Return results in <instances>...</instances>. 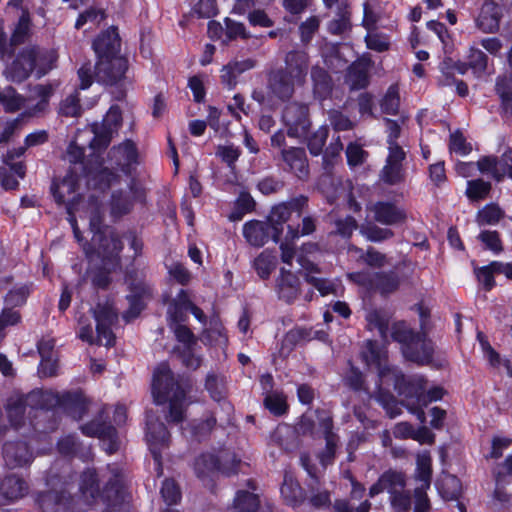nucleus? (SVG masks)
Segmentation results:
<instances>
[{
    "mask_svg": "<svg viewBox=\"0 0 512 512\" xmlns=\"http://www.w3.org/2000/svg\"><path fill=\"white\" fill-rule=\"evenodd\" d=\"M31 73L32 71L17 59H15L5 70L7 79L17 83H21L26 80Z\"/></svg>",
    "mask_w": 512,
    "mask_h": 512,
    "instance_id": "nucleus-59",
    "label": "nucleus"
},
{
    "mask_svg": "<svg viewBox=\"0 0 512 512\" xmlns=\"http://www.w3.org/2000/svg\"><path fill=\"white\" fill-rule=\"evenodd\" d=\"M505 216V211L497 203H489L482 207V225H495Z\"/></svg>",
    "mask_w": 512,
    "mask_h": 512,
    "instance_id": "nucleus-63",
    "label": "nucleus"
},
{
    "mask_svg": "<svg viewBox=\"0 0 512 512\" xmlns=\"http://www.w3.org/2000/svg\"><path fill=\"white\" fill-rule=\"evenodd\" d=\"M295 84L297 82L280 69L271 72L268 77V89L281 101H287L293 96Z\"/></svg>",
    "mask_w": 512,
    "mask_h": 512,
    "instance_id": "nucleus-23",
    "label": "nucleus"
},
{
    "mask_svg": "<svg viewBox=\"0 0 512 512\" xmlns=\"http://www.w3.org/2000/svg\"><path fill=\"white\" fill-rule=\"evenodd\" d=\"M187 377L175 374L165 362L160 363L153 372L152 396L158 405L169 404L166 419L168 422L181 423L185 418L186 394L190 389Z\"/></svg>",
    "mask_w": 512,
    "mask_h": 512,
    "instance_id": "nucleus-1",
    "label": "nucleus"
},
{
    "mask_svg": "<svg viewBox=\"0 0 512 512\" xmlns=\"http://www.w3.org/2000/svg\"><path fill=\"white\" fill-rule=\"evenodd\" d=\"M37 503L42 512H70L72 497L65 490H48L38 494Z\"/></svg>",
    "mask_w": 512,
    "mask_h": 512,
    "instance_id": "nucleus-17",
    "label": "nucleus"
},
{
    "mask_svg": "<svg viewBox=\"0 0 512 512\" xmlns=\"http://www.w3.org/2000/svg\"><path fill=\"white\" fill-rule=\"evenodd\" d=\"M30 14L27 9L22 11L18 23L12 33L11 43L14 46L20 45L26 41L30 34Z\"/></svg>",
    "mask_w": 512,
    "mask_h": 512,
    "instance_id": "nucleus-49",
    "label": "nucleus"
},
{
    "mask_svg": "<svg viewBox=\"0 0 512 512\" xmlns=\"http://www.w3.org/2000/svg\"><path fill=\"white\" fill-rule=\"evenodd\" d=\"M92 243L104 265L119 266L123 244L113 228H104L103 231L93 234Z\"/></svg>",
    "mask_w": 512,
    "mask_h": 512,
    "instance_id": "nucleus-9",
    "label": "nucleus"
},
{
    "mask_svg": "<svg viewBox=\"0 0 512 512\" xmlns=\"http://www.w3.org/2000/svg\"><path fill=\"white\" fill-rule=\"evenodd\" d=\"M161 496L168 505L177 504L181 499V492L178 485L172 479H166L163 481L161 487Z\"/></svg>",
    "mask_w": 512,
    "mask_h": 512,
    "instance_id": "nucleus-64",
    "label": "nucleus"
},
{
    "mask_svg": "<svg viewBox=\"0 0 512 512\" xmlns=\"http://www.w3.org/2000/svg\"><path fill=\"white\" fill-rule=\"evenodd\" d=\"M363 359L368 365H375L378 370V375L381 378V371L384 369H396L397 367L388 366L385 364V352H383L378 343L373 340H368L365 349L362 352Z\"/></svg>",
    "mask_w": 512,
    "mask_h": 512,
    "instance_id": "nucleus-39",
    "label": "nucleus"
},
{
    "mask_svg": "<svg viewBox=\"0 0 512 512\" xmlns=\"http://www.w3.org/2000/svg\"><path fill=\"white\" fill-rule=\"evenodd\" d=\"M380 180L387 185H399L405 180V171L403 166L394 164H385L380 171Z\"/></svg>",
    "mask_w": 512,
    "mask_h": 512,
    "instance_id": "nucleus-52",
    "label": "nucleus"
},
{
    "mask_svg": "<svg viewBox=\"0 0 512 512\" xmlns=\"http://www.w3.org/2000/svg\"><path fill=\"white\" fill-rule=\"evenodd\" d=\"M122 124V112L119 106L113 105L106 113L101 124L93 123L91 130L94 134L90 142V147L93 150L101 151L106 149L119 127Z\"/></svg>",
    "mask_w": 512,
    "mask_h": 512,
    "instance_id": "nucleus-8",
    "label": "nucleus"
},
{
    "mask_svg": "<svg viewBox=\"0 0 512 512\" xmlns=\"http://www.w3.org/2000/svg\"><path fill=\"white\" fill-rule=\"evenodd\" d=\"M280 159L283 171L293 174L301 181L310 178L309 160L303 147L291 146L281 149Z\"/></svg>",
    "mask_w": 512,
    "mask_h": 512,
    "instance_id": "nucleus-11",
    "label": "nucleus"
},
{
    "mask_svg": "<svg viewBox=\"0 0 512 512\" xmlns=\"http://www.w3.org/2000/svg\"><path fill=\"white\" fill-rule=\"evenodd\" d=\"M277 288L279 298L286 303H292L299 295L300 280L291 271L282 268Z\"/></svg>",
    "mask_w": 512,
    "mask_h": 512,
    "instance_id": "nucleus-31",
    "label": "nucleus"
},
{
    "mask_svg": "<svg viewBox=\"0 0 512 512\" xmlns=\"http://www.w3.org/2000/svg\"><path fill=\"white\" fill-rule=\"evenodd\" d=\"M391 337L402 345L404 357L418 365H428L432 361L434 346L425 332H415L405 322L392 325Z\"/></svg>",
    "mask_w": 512,
    "mask_h": 512,
    "instance_id": "nucleus-3",
    "label": "nucleus"
},
{
    "mask_svg": "<svg viewBox=\"0 0 512 512\" xmlns=\"http://www.w3.org/2000/svg\"><path fill=\"white\" fill-rule=\"evenodd\" d=\"M493 477L497 485H509L512 481V454L495 465L493 468Z\"/></svg>",
    "mask_w": 512,
    "mask_h": 512,
    "instance_id": "nucleus-51",
    "label": "nucleus"
},
{
    "mask_svg": "<svg viewBox=\"0 0 512 512\" xmlns=\"http://www.w3.org/2000/svg\"><path fill=\"white\" fill-rule=\"evenodd\" d=\"M311 79L314 97L320 101L327 99L333 90V80L328 72L322 67L313 66L311 69Z\"/></svg>",
    "mask_w": 512,
    "mask_h": 512,
    "instance_id": "nucleus-33",
    "label": "nucleus"
},
{
    "mask_svg": "<svg viewBox=\"0 0 512 512\" xmlns=\"http://www.w3.org/2000/svg\"><path fill=\"white\" fill-rule=\"evenodd\" d=\"M330 125L336 132L352 130L355 123L338 109H330L327 111Z\"/></svg>",
    "mask_w": 512,
    "mask_h": 512,
    "instance_id": "nucleus-53",
    "label": "nucleus"
},
{
    "mask_svg": "<svg viewBox=\"0 0 512 512\" xmlns=\"http://www.w3.org/2000/svg\"><path fill=\"white\" fill-rule=\"evenodd\" d=\"M2 453L5 464L10 469L23 467L32 460V452L27 443L23 441H8L4 443Z\"/></svg>",
    "mask_w": 512,
    "mask_h": 512,
    "instance_id": "nucleus-18",
    "label": "nucleus"
},
{
    "mask_svg": "<svg viewBox=\"0 0 512 512\" xmlns=\"http://www.w3.org/2000/svg\"><path fill=\"white\" fill-rule=\"evenodd\" d=\"M18 61L24 63L31 71L36 68V77L39 79L47 74L57 60L52 51H41L38 47H25L16 57Z\"/></svg>",
    "mask_w": 512,
    "mask_h": 512,
    "instance_id": "nucleus-12",
    "label": "nucleus"
},
{
    "mask_svg": "<svg viewBox=\"0 0 512 512\" xmlns=\"http://www.w3.org/2000/svg\"><path fill=\"white\" fill-rule=\"evenodd\" d=\"M329 136V128L326 125L319 127L314 133L307 138V148L311 155L319 156L322 154L323 148Z\"/></svg>",
    "mask_w": 512,
    "mask_h": 512,
    "instance_id": "nucleus-47",
    "label": "nucleus"
},
{
    "mask_svg": "<svg viewBox=\"0 0 512 512\" xmlns=\"http://www.w3.org/2000/svg\"><path fill=\"white\" fill-rule=\"evenodd\" d=\"M360 233L371 242H382L394 236V232L388 228H381L375 223L362 224Z\"/></svg>",
    "mask_w": 512,
    "mask_h": 512,
    "instance_id": "nucleus-48",
    "label": "nucleus"
},
{
    "mask_svg": "<svg viewBox=\"0 0 512 512\" xmlns=\"http://www.w3.org/2000/svg\"><path fill=\"white\" fill-rule=\"evenodd\" d=\"M314 429V421L308 417L302 416L299 423L296 425L295 430H291L290 428H278L275 432V437L278 439L283 436H295V434H312Z\"/></svg>",
    "mask_w": 512,
    "mask_h": 512,
    "instance_id": "nucleus-54",
    "label": "nucleus"
},
{
    "mask_svg": "<svg viewBox=\"0 0 512 512\" xmlns=\"http://www.w3.org/2000/svg\"><path fill=\"white\" fill-rule=\"evenodd\" d=\"M28 489L27 482L15 474L7 475L0 481V494L9 501L24 497L28 493Z\"/></svg>",
    "mask_w": 512,
    "mask_h": 512,
    "instance_id": "nucleus-29",
    "label": "nucleus"
},
{
    "mask_svg": "<svg viewBox=\"0 0 512 512\" xmlns=\"http://www.w3.org/2000/svg\"><path fill=\"white\" fill-rule=\"evenodd\" d=\"M502 17V5L494 0H484L482 3V33L498 32Z\"/></svg>",
    "mask_w": 512,
    "mask_h": 512,
    "instance_id": "nucleus-28",
    "label": "nucleus"
},
{
    "mask_svg": "<svg viewBox=\"0 0 512 512\" xmlns=\"http://www.w3.org/2000/svg\"><path fill=\"white\" fill-rule=\"evenodd\" d=\"M490 173L497 181L512 179V149L507 147L500 157L482 156V174Z\"/></svg>",
    "mask_w": 512,
    "mask_h": 512,
    "instance_id": "nucleus-14",
    "label": "nucleus"
},
{
    "mask_svg": "<svg viewBox=\"0 0 512 512\" xmlns=\"http://www.w3.org/2000/svg\"><path fill=\"white\" fill-rule=\"evenodd\" d=\"M127 70V60L121 56L98 59L95 65V77L98 82L113 85L120 81Z\"/></svg>",
    "mask_w": 512,
    "mask_h": 512,
    "instance_id": "nucleus-13",
    "label": "nucleus"
},
{
    "mask_svg": "<svg viewBox=\"0 0 512 512\" xmlns=\"http://www.w3.org/2000/svg\"><path fill=\"white\" fill-rule=\"evenodd\" d=\"M309 57L304 51H290L285 56V67L281 68L297 84H303L308 72Z\"/></svg>",
    "mask_w": 512,
    "mask_h": 512,
    "instance_id": "nucleus-20",
    "label": "nucleus"
},
{
    "mask_svg": "<svg viewBox=\"0 0 512 512\" xmlns=\"http://www.w3.org/2000/svg\"><path fill=\"white\" fill-rule=\"evenodd\" d=\"M96 320L97 344L111 347L115 344V335L111 330L118 320V313L109 302L98 303L91 309Z\"/></svg>",
    "mask_w": 512,
    "mask_h": 512,
    "instance_id": "nucleus-10",
    "label": "nucleus"
},
{
    "mask_svg": "<svg viewBox=\"0 0 512 512\" xmlns=\"http://www.w3.org/2000/svg\"><path fill=\"white\" fill-rule=\"evenodd\" d=\"M400 106L399 88L397 85H391L382 102L381 109L386 114H397Z\"/></svg>",
    "mask_w": 512,
    "mask_h": 512,
    "instance_id": "nucleus-56",
    "label": "nucleus"
},
{
    "mask_svg": "<svg viewBox=\"0 0 512 512\" xmlns=\"http://www.w3.org/2000/svg\"><path fill=\"white\" fill-rule=\"evenodd\" d=\"M23 397L10 399L7 405V416L12 426L18 428L24 423L26 409Z\"/></svg>",
    "mask_w": 512,
    "mask_h": 512,
    "instance_id": "nucleus-44",
    "label": "nucleus"
},
{
    "mask_svg": "<svg viewBox=\"0 0 512 512\" xmlns=\"http://www.w3.org/2000/svg\"><path fill=\"white\" fill-rule=\"evenodd\" d=\"M322 56L326 66L333 71H340L347 61L342 57L339 44H327L322 50Z\"/></svg>",
    "mask_w": 512,
    "mask_h": 512,
    "instance_id": "nucleus-43",
    "label": "nucleus"
},
{
    "mask_svg": "<svg viewBox=\"0 0 512 512\" xmlns=\"http://www.w3.org/2000/svg\"><path fill=\"white\" fill-rule=\"evenodd\" d=\"M282 121L289 137H306L312 125L309 106L300 102L287 104L282 113Z\"/></svg>",
    "mask_w": 512,
    "mask_h": 512,
    "instance_id": "nucleus-7",
    "label": "nucleus"
},
{
    "mask_svg": "<svg viewBox=\"0 0 512 512\" xmlns=\"http://www.w3.org/2000/svg\"><path fill=\"white\" fill-rule=\"evenodd\" d=\"M406 486L405 476L401 472L389 470L384 472L369 489V496L374 497L386 490L390 496L403 490Z\"/></svg>",
    "mask_w": 512,
    "mask_h": 512,
    "instance_id": "nucleus-21",
    "label": "nucleus"
},
{
    "mask_svg": "<svg viewBox=\"0 0 512 512\" xmlns=\"http://www.w3.org/2000/svg\"><path fill=\"white\" fill-rule=\"evenodd\" d=\"M253 266L259 277L262 279L269 278L275 267L273 257L267 253V251H263L257 258H255Z\"/></svg>",
    "mask_w": 512,
    "mask_h": 512,
    "instance_id": "nucleus-60",
    "label": "nucleus"
},
{
    "mask_svg": "<svg viewBox=\"0 0 512 512\" xmlns=\"http://www.w3.org/2000/svg\"><path fill=\"white\" fill-rule=\"evenodd\" d=\"M482 248L491 251L494 255L503 252V242L498 231L482 230Z\"/></svg>",
    "mask_w": 512,
    "mask_h": 512,
    "instance_id": "nucleus-58",
    "label": "nucleus"
},
{
    "mask_svg": "<svg viewBox=\"0 0 512 512\" xmlns=\"http://www.w3.org/2000/svg\"><path fill=\"white\" fill-rule=\"evenodd\" d=\"M264 406L276 416L285 414L288 408L285 398L277 393H268L264 399Z\"/></svg>",
    "mask_w": 512,
    "mask_h": 512,
    "instance_id": "nucleus-61",
    "label": "nucleus"
},
{
    "mask_svg": "<svg viewBox=\"0 0 512 512\" xmlns=\"http://www.w3.org/2000/svg\"><path fill=\"white\" fill-rule=\"evenodd\" d=\"M281 495L285 502L293 507L301 505L305 500L303 489L299 483L289 475L284 476L281 486Z\"/></svg>",
    "mask_w": 512,
    "mask_h": 512,
    "instance_id": "nucleus-38",
    "label": "nucleus"
},
{
    "mask_svg": "<svg viewBox=\"0 0 512 512\" xmlns=\"http://www.w3.org/2000/svg\"><path fill=\"white\" fill-rule=\"evenodd\" d=\"M352 29L351 11L348 2L339 3L335 16L327 24V31L332 35L343 36Z\"/></svg>",
    "mask_w": 512,
    "mask_h": 512,
    "instance_id": "nucleus-32",
    "label": "nucleus"
},
{
    "mask_svg": "<svg viewBox=\"0 0 512 512\" xmlns=\"http://www.w3.org/2000/svg\"><path fill=\"white\" fill-rule=\"evenodd\" d=\"M50 191L58 204H64L66 202V196L73 195L72 199L67 201V212L72 215L71 201H75L78 198L76 192V179L69 175L64 177L62 180L54 179L52 181Z\"/></svg>",
    "mask_w": 512,
    "mask_h": 512,
    "instance_id": "nucleus-27",
    "label": "nucleus"
},
{
    "mask_svg": "<svg viewBox=\"0 0 512 512\" xmlns=\"http://www.w3.org/2000/svg\"><path fill=\"white\" fill-rule=\"evenodd\" d=\"M120 46L121 39L115 26H111L93 41L98 59L119 56Z\"/></svg>",
    "mask_w": 512,
    "mask_h": 512,
    "instance_id": "nucleus-19",
    "label": "nucleus"
},
{
    "mask_svg": "<svg viewBox=\"0 0 512 512\" xmlns=\"http://www.w3.org/2000/svg\"><path fill=\"white\" fill-rule=\"evenodd\" d=\"M132 201L122 192H114L111 199V212L113 215L122 216L130 212Z\"/></svg>",
    "mask_w": 512,
    "mask_h": 512,
    "instance_id": "nucleus-62",
    "label": "nucleus"
},
{
    "mask_svg": "<svg viewBox=\"0 0 512 512\" xmlns=\"http://www.w3.org/2000/svg\"><path fill=\"white\" fill-rule=\"evenodd\" d=\"M58 112L65 117H79L82 113V107L78 93L71 94L62 100Z\"/></svg>",
    "mask_w": 512,
    "mask_h": 512,
    "instance_id": "nucleus-55",
    "label": "nucleus"
},
{
    "mask_svg": "<svg viewBox=\"0 0 512 512\" xmlns=\"http://www.w3.org/2000/svg\"><path fill=\"white\" fill-rule=\"evenodd\" d=\"M259 504L260 501L257 495L247 491H239L234 501L233 512H257Z\"/></svg>",
    "mask_w": 512,
    "mask_h": 512,
    "instance_id": "nucleus-46",
    "label": "nucleus"
},
{
    "mask_svg": "<svg viewBox=\"0 0 512 512\" xmlns=\"http://www.w3.org/2000/svg\"><path fill=\"white\" fill-rule=\"evenodd\" d=\"M390 318V313L384 309H374L366 315L369 326L377 328L381 338L384 340L387 339Z\"/></svg>",
    "mask_w": 512,
    "mask_h": 512,
    "instance_id": "nucleus-42",
    "label": "nucleus"
},
{
    "mask_svg": "<svg viewBox=\"0 0 512 512\" xmlns=\"http://www.w3.org/2000/svg\"><path fill=\"white\" fill-rule=\"evenodd\" d=\"M80 492L88 504L93 503L98 497H101L99 480L94 470H86L81 475Z\"/></svg>",
    "mask_w": 512,
    "mask_h": 512,
    "instance_id": "nucleus-37",
    "label": "nucleus"
},
{
    "mask_svg": "<svg viewBox=\"0 0 512 512\" xmlns=\"http://www.w3.org/2000/svg\"><path fill=\"white\" fill-rule=\"evenodd\" d=\"M124 482L121 471L117 468L112 470V475L106 482L101 493V498L110 507H116L124 500Z\"/></svg>",
    "mask_w": 512,
    "mask_h": 512,
    "instance_id": "nucleus-24",
    "label": "nucleus"
},
{
    "mask_svg": "<svg viewBox=\"0 0 512 512\" xmlns=\"http://www.w3.org/2000/svg\"><path fill=\"white\" fill-rule=\"evenodd\" d=\"M146 440L160 476L162 474L161 450L169 446L170 434L153 411L146 412Z\"/></svg>",
    "mask_w": 512,
    "mask_h": 512,
    "instance_id": "nucleus-6",
    "label": "nucleus"
},
{
    "mask_svg": "<svg viewBox=\"0 0 512 512\" xmlns=\"http://www.w3.org/2000/svg\"><path fill=\"white\" fill-rule=\"evenodd\" d=\"M243 235L250 245L262 247L272 238L273 228L268 221L253 220L244 224Z\"/></svg>",
    "mask_w": 512,
    "mask_h": 512,
    "instance_id": "nucleus-25",
    "label": "nucleus"
},
{
    "mask_svg": "<svg viewBox=\"0 0 512 512\" xmlns=\"http://www.w3.org/2000/svg\"><path fill=\"white\" fill-rule=\"evenodd\" d=\"M81 431L89 437H98L100 439L116 436V429L108 421V415L104 410H101L92 421L82 425Z\"/></svg>",
    "mask_w": 512,
    "mask_h": 512,
    "instance_id": "nucleus-26",
    "label": "nucleus"
},
{
    "mask_svg": "<svg viewBox=\"0 0 512 512\" xmlns=\"http://www.w3.org/2000/svg\"><path fill=\"white\" fill-rule=\"evenodd\" d=\"M381 380L392 384L398 395L403 398L400 403L424 421V412L421 407L426 404L424 394L426 380L423 376H405L399 368L384 369L381 371Z\"/></svg>",
    "mask_w": 512,
    "mask_h": 512,
    "instance_id": "nucleus-2",
    "label": "nucleus"
},
{
    "mask_svg": "<svg viewBox=\"0 0 512 512\" xmlns=\"http://www.w3.org/2000/svg\"><path fill=\"white\" fill-rule=\"evenodd\" d=\"M435 485L444 501H457L462 493L461 481L451 474H442Z\"/></svg>",
    "mask_w": 512,
    "mask_h": 512,
    "instance_id": "nucleus-34",
    "label": "nucleus"
},
{
    "mask_svg": "<svg viewBox=\"0 0 512 512\" xmlns=\"http://www.w3.org/2000/svg\"><path fill=\"white\" fill-rule=\"evenodd\" d=\"M368 209L373 213L374 221L383 225H399L407 219L405 210L392 202L378 201Z\"/></svg>",
    "mask_w": 512,
    "mask_h": 512,
    "instance_id": "nucleus-16",
    "label": "nucleus"
},
{
    "mask_svg": "<svg viewBox=\"0 0 512 512\" xmlns=\"http://www.w3.org/2000/svg\"><path fill=\"white\" fill-rule=\"evenodd\" d=\"M371 65V59L363 56L349 66L346 82L351 90L364 89L369 85Z\"/></svg>",
    "mask_w": 512,
    "mask_h": 512,
    "instance_id": "nucleus-22",
    "label": "nucleus"
},
{
    "mask_svg": "<svg viewBox=\"0 0 512 512\" xmlns=\"http://www.w3.org/2000/svg\"><path fill=\"white\" fill-rule=\"evenodd\" d=\"M111 159H115L118 166H130L137 162V148L133 141L126 140L117 147H113L109 151Z\"/></svg>",
    "mask_w": 512,
    "mask_h": 512,
    "instance_id": "nucleus-35",
    "label": "nucleus"
},
{
    "mask_svg": "<svg viewBox=\"0 0 512 512\" xmlns=\"http://www.w3.org/2000/svg\"><path fill=\"white\" fill-rule=\"evenodd\" d=\"M291 210L289 206L282 202L274 206L268 216V223L273 228L272 239L274 242H279L280 236L283 232V224L290 218Z\"/></svg>",
    "mask_w": 512,
    "mask_h": 512,
    "instance_id": "nucleus-36",
    "label": "nucleus"
},
{
    "mask_svg": "<svg viewBox=\"0 0 512 512\" xmlns=\"http://www.w3.org/2000/svg\"><path fill=\"white\" fill-rule=\"evenodd\" d=\"M375 398L390 418H395L401 413L399 402L390 391L379 388Z\"/></svg>",
    "mask_w": 512,
    "mask_h": 512,
    "instance_id": "nucleus-50",
    "label": "nucleus"
},
{
    "mask_svg": "<svg viewBox=\"0 0 512 512\" xmlns=\"http://www.w3.org/2000/svg\"><path fill=\"white\" fill-rule=\"evenodd\" d=\"M470 51L467 62H454L450 57L445 58L440 64L441 73L449 74L453 69H457L459 73L464 74L468 68L476 71L480 63V51L475 47H471Z\"/></svg>",
    "mask_w": 512,
    "mask_h": 512,
    "instance_id": "nucleus-40",
    "label": "nucleus"
},
{
    "mask_svg": "<svg viewBox=\"0 0 512 512\" xmlns=\"http://www.w3.org/2000/svg\"><path fill=\"white\" fill-rule=\"evenodd\" d=\"M125 281L128 284L130 293L126 296L129 303L128 309L123 313V319L130 322L137 318L144 310L146 302L151 299L152 292L149 285L137 277V272L127 270Z\"/></svg>",
    "mask_w": 512,
    "mask_h": 512,
    "instance_id": "nucleus-5",
    "label": "nucleus"
},
{
    "mask_svg": "<svg viewBox=\"0 0 512 512\" xmlns=\"http://www.w3.org/2000/svg\"><path fill=\"white\" fill-rule=\"evenodd\" d=\"M117 267L104 265L90 271L92 285L99 289H107L111 283L110 273Z\"/></svg>",
    "mask_w": 512,
    "mask_h": 512,
    "instance_id": "nucleus-57",
    "label": "nucleus"
},
{
    "mask_svg": "<svg viewBox=\"0 0 512 512\" xmlns=\"http://www.w3.org/2000/svg\"><path fill=\"white\" fill-rule=\"evenodd\" d=\"M57 406L63 407L74 416H78V418H81L86 411L85 399L80 392H66L59 395V404Z\"/></svg>",
    "mask_w": 512,
    "mask_h": 512,
    "instance_id": "nucleus-41",
    "label": "nucleus"
},
{
    "mask_svg": "<svg viewBox=\"0 0 512 512\" xmlns=\"http://www.w3.org/2000/svg\"><path fill=\"white\" fill-rule=\"evenodd\" d=\"M0 103L6 112H16L22 108L24 98L17 93L15 88L7 86L0 91Z\"/></svg>",
    "mask_w": 512,
    "mask_h": 512,
    "instance_id": "nucleus-45",
    "label": "nucleus"
},
{
    "mask_svg": "<svg viewBox=\"0 0 512 512\" xmlns=\"http://www.w3.org/2000/svg\"><path fill=\"white\" fill-rule=\"evenodd\" d=\"M363 282L369 290L388 296L399 289L401 278L395 271L390 270L368 274Z\"/></svg>",
    "mask_w": 512,
    "mask_h": 512,
    "instance_id": "nucleus-15",
    "label": "nucleus"
},
{
    "mask_svg": "<svg viewBox=\"0 0 512 512\" xmlns=\"http://www.w3.org/2000/svg\"><path fill=\"white\" fill-rule=\"evenodd\" d=\"M241 460L230 451H221L219 455L205 453L195 460L194 468L198 477H204L209 472L219 471L230 476L238 473Z\"/></svg>",
    "mask_w": 512,
    "mask_h": 512,
    "instance_id": "nucleus-4",
    "label": "nucleus"
},
{
    "mask_svg": "<svg viewBox=\"0 0 512 512\" xmlns=\"http://www.w3.org/2000/svg\"><path fill=\"white\" fill-rule=\"evenodd\" d=\"M22 397L31 410H49L59 404V394L47 390L36 389Z\"/></svg>",
    "mask_w": 512,
    "mask_h": 512,
    "instance_id": "nucleus-30",
    "label": "nucleus"
}]
</instances>
